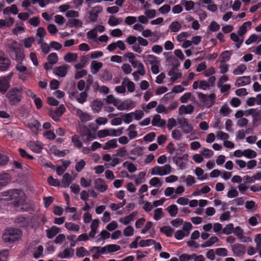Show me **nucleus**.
<instances>
[{"mask_svg": "<svg viewBox=\"0 0 261 261\" xmlns=\"http://www.w3.org/2000/svg\"><path fill=\"white\" fill-rule=\"evenodd\" d=\"M172 159L173 162L176 164L179 169L184 170L188 166L189 154L188 153H185L180 155L176 153Z\"/></svg>", "mask_w": 261, "mask_h": 261, "instance_id": "423d86ee", "label": "nucleus"}, {"mask_svg": "<svg viewBox=\"0 0 261 261\" xmlns=\"http://www.w3.org/2000/svg\"><path fill=\"white\" fill-rule=\"evenodd\" d=\"M87 93L85 91L80 93L78 91H75L71 93L70 96L71 99H74L81 104H83L87 101Z\"/></svg>", "mask_w": 261, "mask_h": 261, "instance_id": "dca6fc26", "label": "nucleus"}, {"mask_svg": "<svg viewBox=\"0 0 261 261\" xmlns=\"http://www.w3.org/2000/svg\"><path fill=\"white\" fill-rule=\"evenodd\" d=\"M110 237V233L106 230H102L100 233L97 236V239L96 240L97 243H99L102 241H104L106 239L109 238Z\"/></svg>", "mask_w": 261, "mask_h": 261, "instance_id": "4d7b16f0", "label": "nucleus"}, {"mask_svg": "<svg viewBox=\"0 0 261 261\" xmlns=\"http://www.w3.org/2000/svg\"><path fill=\"white\" fill-rule=\"evenodd\" d=\"M74 254V250L72 248H66L63 252H60L59 257L61 258H68L72 257Z\"/></svg>", "mask_w": 261, "mask_h": 261, "instance_id": "ea45409f", "label": "nucleus"}, {"mask_svg": "<svg viewBox=\"0 0 261 261\" xmlns=\"http://www.w3.org/2000/svg\"><path fill=\"white\" fill-rule=\"evenodd\" d=\"M77 58V55L75 53H68L64 57V60L68 63H71L76 60Z\"/></svg>", "mask_w": 261, "mask_h": 261, "instance_id": "680f3d73", "label": "nucleus"}, {"mask_svg": "<svg viewBox=\"0 0 261 261\" xmlns=\"http://www.w3.org/2000/svg\"><path fill=\"white\" fill-rule=\"evenodd\" d=\"M46 34V32L44 28L40 27L37 29L35 37L37 40L38 43H42Z\"/></svg>", "mask_w": 261, "mask_h": 261, "instance_id": "473e14b6", "label": "nucleus"}, {"mask_svg": "<svg viewBox=\"0 0 261 261\" xmlns=\"http://www.w3.org/2000/svg\"><path fill=\"white\" fill-rule=\"evenodd\" d=\"M118 146L117 141L116 139H113L107 142L103 146L105 150H111L117 148Z\"/></svg>", "mask_w": 261, "mask_h": 261, "instance_id": "f704fd0d", "label": "nucleus"}, {"mask_svg": "<svg viewBox=\"0 0 261 261\" xmlns=\"http://www.w3.org/2000/svg\"><path fill=\"white\" fill-rule=\"evenodd\" d=\"M68 68L66 65L57 67L54 69V73L58 76L64 77L67 74Z\"/></svg>", "mask_w": 261, "mask_h": 261, "instance_id": "393cba45", "label": "nucleus"}, {"mask_svg": "<svg viewBox=\"0 0 261 261\" xmlns=\"http://www.w3.org/2000/svg\"><path fill=\"white\" fill-rule=\"evenodd\" d=\"M194 107L192 105H181L178 109V114L182 115L185 114H191L194 111Z\"/></svg>", "mask_w": 261, "mask_h": 261, "instance_id": "5701e85b", "label": "nucleus"}, {"mask_svg": "<svg viewBox=\"0 0 261 261\" xmlns=\"http://www.w3.org/2000/svg\"><path fill=\"white\" fill-rule=\"evenodd\" d=\"M99 222V220L98 219H95L92 221L90 225L91 230L89 232V236L91 238H94L97 233Z\"/></svg>", "mask_w": 261, "mask_h": 261, "instance_id": "b1692460", "label": "nucleus"}, {"mask_svg": "<svg viewBox=\"0 0 261 261\" xmlns=\"http://www.w3.org/2000/svg\"><path fill=\"white\" fill-rule=\"evenodd\" d=\"M194 173L197 176V178L199 180H204L208 178L207 174H204V171L200 167H196L194 170Z\"/></svg>", "mask_w": 261, "mask_h": 261, "instance_id": "e433bc0d", "label": "nucleus"}, {"mask_svg": "<svg viewBox=\"0 0 261 261\" xmlns=\"http://www.w3.org/2000/svg\"><path fill=\"white\" fill-rule=\"evenodd\" d=\"M10 65V60L4 52L0 50V71L4 72L8 70Z\"/></svg>", "mask_w": 261, "mask_h": 261, "instance_id": "9b49d317", "label": "nucleus"}, {"mask_svg": "<svg viewBox=\"0 0 261 261\" xmlns=\"http://www.w3.org/2000/svg\"><path fill=\"white\" fill-rule=\"evenodd\" d=\"M122 21L121 18H116L114 16H110L108 20V24L111 27H115L120 24Z\"/></svg>", "mask_w": 261, "mask_h": 261, "instance_id": "603ef678", "label": "nucleus"}, {"mask_svg": "<svg viewBox=\"0 0 261 261\" xmlns=\"http://www.w3.org/2000/svg\"><path fill=\"white\" fill-rule=\"evenodd\" d=\"M138 41V37L133 35H129L126 39V42L128 45H133L132 50L137 53L141 54L142 52V48L139 45L136 44Z\"/></svg>", "mask_w": 261, "mask_h": 261, "instance_id": "ddd939ff", "label": "nucleus"}, {"mask_svg": "<svg viewBox=\"0 0 261 261\" xmlns=\"http://www.w3.org/2000/svg\"><path fill=\"white\" fill-rule=\"evenodd\" d=\"M135 216V215L134 213L130 214L125 217L120 218L119 221L121 223L126 225L134 220Z\"/></svg>", "mask_w": 261, "mask_h": 261, "instance_id": "c03bdc74", "label": "nucleus"}, {"mask_svg": "<svg viewBox=\"0 0 261 261\" xmlns=\"http://www.w3.org/2000/svg\"><path fill=\"white\" fill-rule=\"evenodd\" d=\"M172 172V167L170 164L164 166H155L151 169L150 173L152 175L165 176Z\"/></svg>", "mask_w": 261, "mask_h": 261, "instance_id": "39448f33", "label": "nucleus"}, {"mask_svg": "<svg viewBox=\"0 0 261 261\" xmlns=\"http://www.w3.org/2000/svg\"><path fill=\"white\" fill-rule=\"evenodd\" d=\"M123 166L126 168L130 173H133L137 171V168L133 163L129 162H125Z\"/></svg>", "mask_w": 261, "mask_h": 261, "instance_id": "774afa93", "label": "nucleus"}, {"mask_svg": "<svg viewBox=\"0 0 261 261\" xmlns=\"http://www.w3.org/2000/svg\"><path fill=\"white\" fill-rule=\"evenodd\" d=\"M102 106L103 103L99 100H93L90 105L91 109L94 113H99L101 110Z\"/></svg>", "mask_w": 261, "mask_h": 261, "instance_id": "2f4dec72", "label": "nucleus"}, {"mask_svg": "<svg viewBox=\"0 0 261 261\" xmlns=\"http://www.w3.org/2000/svg\"><path fill=\"white\" fill-rule=\"evenodd\" d=\"M83 137L84 138V142H90L96 139V135L94 133H91L90 130H88L87 133H86L85 135H83Z\"/></svg>", "mask_w": 261, "mask_h": 261, "instance_id": "0e129e2a", "label": "nucleus"}, {"mask_svg": "<svg viewBox=\"0 0 261 261\" xmlns=\"http://www.w3.org/2000/svg\"><path fill=\"white\" fill-rule=\"evenodd\" d=\"M27 146L33 152L40 153L43 149V144L39 141H30L27 143Z\"/></svg>", "mask_w": 261, "mask_h": 261, "instance_id": "aec40b11", "label": "nucleus"}, {"mask_svg": "<svg viewBox=\"0 0 261 261\" xmlns=\"http://www.w3.org/2000/svg\"><path fill=\"white\" fill-rule=\"evenodd\" d=\"M181 28V24L177 21H174L171 22L169 27V29L171 32L176 33Z\"/></svg>", "mask_w": 261, "mask_h": 261, "instance_id": "09e8293b", "label": "nucleus"}, {"mask_svg": "<svg viewBox=\"0 0 261 261\" xmlns=\"http://www.w3.org/2000/svg\"><path fill=\"white\" fill-rule=\"evenodd\" d=\"M174 230L170 226H165L160 229V231L164 233L167 237H170L172 236Z\"/></svg>", "mask_w": 261, "mask_h": 261, "instance_id": "e2e57ef3", "label": "nucleus"}, {"mask_svg": "<svg viewBox=\"0 0 261 261\" xmlns=\"http://www.w3.org/2000/svg\"><path fill=\"white\" fill-rule=\"evenodd\" d=\"M130 63L134 68H137L139 70L140 75L142 76L145 75V70L143 63L137 60L130 61Z\"/></svg>", "mask_w": 261, "mask_h": 261, "instance_id": "7c9ffc66", "label": "nucleus"}, {"mask_svg": "<svg viewBox=\"0 0 261 261\" xmlns=\"http://www.w3.org/2000/svg\"><path fill=\"white\" fill-rule=\"evenodd\" d=\"M59 232V228L56 226H52L49 229L46 230V237L48 239H52Z\"/></svg>", "mask_w": 261, "mask_h": 261, "instance_id": "58836bf2", "label": "nucleus"}, {"mask_svg": "<svg viewBox=\"0 0 261 261\" xmlns=\"http://www.w3.org/2000/svg\"><path fill=\"white\" fill-rule=\"evenodd\" d=\"M144 62L146 65H150V69L153 74H157L160 72V60L159 58L151 54L143 57Z\"/></svg>", "mask_w": 261, "mask_h": 261, "instance_id": "7ed1b4c3", "label": "nucleus"}, {"mask_svg": "<svg viewBox=\"0 0 261 261\" xmlns=\"http://www.w3.org/2000/svg\"><path fill=\"white\" fill-rule=\"evenodd\" d=\"M150 186L154 187L160 188L163 185L162 180L158 177H154L150 179L149 182Z\"/></svg>", "mask_w": 261, "mask_h": 261, "instance_id": "5fc2aeb1", "label": "nucleus"}, {"mask_svg": "<svg viewBox=\"0 0 261 261\" xmlns=\"http://www.w3.org/2000/svg\"><path fill=\"white\" fill-rule=\"evenodd\" d=\"M234 228L233 224L232 223H229L226 225L223 228L222 233L226 235L230 234L233 233Z\"/></svg>", "mask_w": 261, "mask_h": 261, "instance_id": "69168bd1", "label": "nucleus"}, {"mask_svg": "<svg viewBox=\"0 0 261 261\" xmlns=\"http://www.w3.org/2000/svg\"><path fill=\"white\" fill-rule=\"evenodd\" d=\"M122 134V131L121 129L108 128L98 130L97 133V135L99 138H103L108 136L117 137Z\"/></svg>", "mask_w": 261, "mask_h": 261, "instance_id": "9d476101", "label": "nucleus"}, {"mask_svg": "<svg viewBox=\"0 0 261 261\" xmlns=\"http://www.w3.org/2000/svg\"><path fill=\"white\" fill-rule=\"evenodd\" d=\"M43 247L41 245H39L34 248L33 255L34 258H38L42 256Z\"/></svg>", "mask_w": 261, "mask_h": 261, "instance_id": "864d4df0", "label": "nucleus"}, {"mask_svg": "<svg viewBox=\"0 0 261 261\" xmlns=\"http://www.w3.org/2000/svg\"><path fill=\"white\" fill-rule=\"evenodd\" d=\"M152 124L153 126L161 127L165 124V121L161 119L160 115H155L153 118Z\"/></svg>", "mask_w": 261, "mask_h": 261, "instance_id": "37998d69", "label": "nucleus"}, {"mask_svg": "<svg viewBox=\"0 0 261 261\" xmlns=\"http://www.w3.org/2000/svg\"><path fill=\"white\" fill-rule=\"evenodd\" d=\"M71 112L78 117L82 122H86L92 119V116L89 113L75 107L71 108Z\"/></svg>", "mask_w": 261, "mask_h": 261, "instance_id": "6e6552de", "label": "nucleus"}, {"mask_svg": "<svg viewBox=\"0 0 261 261\" xmlns=\"http://www.w3.org/2000/svg\"><path fill=\"white\" fill-rule=\"evenodd\" d=\"M168 75L170 76V80L174 82L182 76V73L176 68H172L168 72Z\"/></svg>", "mask_w": 261, "mask_h": 261, "instance_id": "bb28decb", "label": "nucleus"}, {"mask_svg": "<svg viewBox=\"0 0 261 261\" xmlns=\"http://www.w3.org/2000/svg\"><path fill=\"white\" fill-rule=\"evenodd\" d=\"M15 68L19 71L18 77L23 81H25L29 74L27 67L23 65L21 62L18 63Z\"/></svg>", "mask_w": 261, "mask_h": 261, "instance_id": "4468645a", "label": "nucleus"}, {"mask_svg": "<svg viewBox=\"0 0 261 261\" xmlns=\"http://www.w3.org/2000/svg\"><path fill=\"white\" fill-rule=\"evenodd\" d=\"M22 235L21 231L16 228H8L7 229L3 236V239L8 243H12L14 241L18 240Z\"/></svg>", "mask_w": 261, "mask_h": 261, "instance_id": "20e7f679", "label": "nucleus"}, {"mask_svg": "<svg viewBox=\"0 0 261 261\" xmlns=\"http://www.w3.org/2000/svg\"><path fill=\"white\" fill-rule=\"evenodd\" d=\"M230 38L236 43V45L238 49L240 47L241 44L243 42V38L234 33H232L230 34Z\"/></svg>", "mask_w": 261, "mask_h": 261, "instance_id": "4c0bfd02", "label": "nucleus"}, {"mask_svg": "<svg viewBox=\"0 0 261 261\" xmlns=\"http://www.w3.org/2000/svg\"><path fill=\"white\" fill-rule=\"evenodd\" d=\"M71 142L74 147L81 148L82 147L83 143L80 138L77 135H74L71 138Z\"/></svg>", "mask_w": 261, "mask_h": 261, "instance_id": "052dcab7", "label": "nucleus"}, {"mask_svg": "<svg viewBox=\"0 0 261 261\" xmlns=\"http://www.w3.org/2000/svg\"><path fill=\"white\" fill-rule=\"evenodd\" d=\"M180 126L184 134H190L191 135L194 134L193 127L192 126V124L189 123L186 119H184L181 121Z\"/></svg>", "mask_w": 261, "mask_h": 261, "instance_id": "4be33fe9", "label": "nucleus"}, {"mask_svg": "<svg viewBox=\"0 0 261 261\" xmlns=\"http://www.w3.org/2000/svg\"><path fill=\"white\" fill-rule=\"evenodd\" d=\"M72 180L73 178L69 173H65L61 181L62 187L64 188L68 187Z\"/></svg>", "mask_w": 261, "mask_h": 261, "instance_id": "72a5a7b5", "label": "nucleus"}, {"mask_svg": "<svg viewBox=\"0 0 261 261\" xmlns=\"http://www.w3.org/2000/svg\"><path fill=\"white\" fill-rule=\"evenodd\" d=\"M3 196L5 197V200H13L15 206L23 204L25 198L23 192L17 189L5 192L3 193Z\"/></svg>", "mask_w": 261, "mask_h": 261, "instance_id": "f257e3e1", "label": "nucleus"}, {"mask_svg": "<svg viewBox=\"0 0 261 261\" xmlns=\"http://www.w3.org/2000/svg\"><path fill=\"white\" fill-rule=\"evenodd\" d=\"M94 187L100 192H105L108 189V186L105 181L100 178H97L94 181Z\"/></svg>", "mask_w": 261, "mask_h": 261, "instance_id": "412c9836", "label": "nucleus"}, {"mask_svg": "<svg viewBox=\"0 0 261 261\" xmlns=\"http://www.w3.org/2000/svg\"><path fill=\"white\" fill-rule=\"evenodd\" d=\"M123 84L127 88L128 92H133L135 90V85L134 82L130 81L128 78L125 77L123 80Z\"/></svg>", "mask_w": 261, "mask_h": 261, "instance_id": "a19ab883", "label": "nucleus"}, {"mask_svg": "<svg viewBox=\"0 0 261 261\" xmlns=\"http://www.w3.org/2000/svg\"><path fill=\"white\" fill-rule=\"evenodd\" d=\"M167 211L171 217H175L178 213V207L175 204L168 206L166 208Z\"/></svg>", "mask_w": 261, "mask_h": 261, "instance_id": "13d9d810", "label": "nucleus"}, {"mask_svg": "<svg viewBox=\"0 0 261 261\" xmlns=\"http://www.w3.org/2000/svg\"><path fill=\"white\" fill-rule=\"evenodd\" d=\"M251 23L250 21H247L244 22L239 29L238 34L239 36L243 37V36L247 32V28L251 26Z\"/></svg>", "mask_w": 261, "mask_h": 261, "instance_id": "de8ad7c7", "label": "nucleus"}, {"mask_svg": "<svg viewBox=\"0 0 261 261\" xmlns=\"http://www.w3.org/2000/svg\"><path fill=\"white\" fill-rule=\"evenodd\" d=\"M231 250L235 256H242L246 252L245 246L241 244L236 243L231 246Z\"/></svg>", "mask_w": 261, "mask_h": 261, "instance_id": "a211bd4d", "label": "nucleus"}, {"mask_svg": "<svg viewBox=\"0 0 261 261\" xmlns=\"http://www.w3.org/2000/svg\"><path fill=\"white\" fill-rule=\"evenodd\" d=\"M219 242V239L217 236H212L201 245V247L202 248L211 247Z\"/></svg>", "mask_w": 261, "mask_h": 261, "instance_id": "a878e982", "label": "nucleus"}, {"mask_svg": "<svg viewBox=\"0 0 261 261\" xmlns=\"http://www.w3.org/2000/svg\"><path fill=\"white\" fill-rule=\"evenodd\" d=\"M14 53L15 54L14 60H15L18 63L21 62L24 58L22 48L21 47L18 50L14 51Z\"/></svg>", "mask_w": 261, "mask_h": 261, "instance_id": "3c124183", "label": "nucleus"}, {"mask_svg": "<svg viewBox=\"0 0 261 261\" xmlns=\"http://www.w3.org/2000/svg\"><path fill=\"white\" fill-rule=\"evenodd\" d=\"M14 23V19L12 17H9L5 19H0V29H4L12 26Z\"/></svg>", "mask_w": 261, "mask_h": 261, "instance_id": "c756f323", "label": "nucleus"}, {"mask_svg": "<svg viewBox=\"0 0 261 261\" xmlns=\"http://www.w3.org/2000/svg\"><path fill=\"white\" fill-rule=\"evenodd\" d=\"M66 110L65 107L63 105H61L55 111H50L49 115L51 118L55 121H59L60 117L65 112Z\"/></svg>", "mask_w": 261, "mask_h": 261, "instance_id": "f3484780", "label": "nucleus"}, {"mask_svg": "<svg viewBox=\"0 0 261 261\" xmlns=\"http://www.w3.org/2000/svg\"><path fill=\"white\" fill-rule=\"evenodd\" d=\"M13 72H11L6 75L0 76V93L5 94L10 87V81L13 76Z\"/></svg>", "mask_w": 261, "mask_h": 261, "instance_id": "0eeeda50", "label": "nucleus"}, {"mask_svg": "<svg viewBox=\"0 0 261 261\" xmlns=\"http://www.w3.org/2000/svg\"><path fill=\"white\" fill-rule=\"evenodd\" d=\"M135 107V102L132 99H127L118 102L117 109L119 111L131 110Z\"/></svg>", "mask_w": 261, "mask_h": 261, "instance_id": "2eb2a0df", "label": "nucleus"}, {"mask_svg": "<svg viewBox=\"0 0 261 261\" xmlns=\"http://www.w3.org/2000/svg\"><path fill=\"white\" fill-rule=\"evenodd\" d=\"M103 64L96 61H93L90 65L91 72L93 74H96L102 68Z\"/></svg>", "mask_w": 261, "mask_h": 261, "instance_id": "c9c22d12", "label": "nucleus"}, {"mask_svg": "<svg viewBox=\"0 0 261 261\" xmlns=\"http://www.w3.org/2000/svg\"><path fill=\"white\" fill-rule=\"evenodd\" d=\"M16 225L20 227H26L30 224V221L28 219L23 217H20L15 220Z\"/></svg>", "mask_w": 261, "mask_h": 261, "instance_id": "49530a36", "label": "nucleus"}, {"mask_svg": "<svg viewBox=\"0 0 261 261\" xmlns=\"http://www.w3.org/2000/svg\"><path fill=\"white\" fill-rule=\"evenodd\" d=\"M89 251L84 247H80L76 249V255L79 257H83L89 255Z\"/></svg>", "mask_w": 261, "mask_h": 261, "instance_id": "6e6d98bb", "label": "nucleus"}, {"mask_svg": "<svg viewBox=\"0 0 261 261\" xmlns=\"http://www.w3.org/2000/svg\"><path fill=\"white\" fill-rule=\"evenodd\" d=\"M64 226L68 230L74 232H79L80 229V227L79 225L73 222H66L64 224Z\"/></svg>", "mask_w": 261, "mask_h": 261, "instance_id": "79ce46f5", "label": "nucleus"}, {"mask_svg": "<svg viewBox=\"0 0 261 261\" xmlns=\"http://www.w3.org/2000/svg\"><path fill=\"white\" fill-rule=\"evenodd\" d=\"M251 82L250 76H243L239 77L237 79L235 86L237 87H242L248 85Z\"/></svg>", "mask_w": 261, "mask_h": 261, "instance_id": "cd10ccee", "label": "nucleus"}, {"mask_svg": "<svg viewBox=\"0 0 261 261\" xmlns=\"http://www.w3.org/2000/svg\"><path fill=\"white\" fill-rule=\"evenodd\" d=\"M200 153L202 155L203 159H210L214 155V152L213 150L205 148H202L200 151Z\"/></svg>", "mask_w": 261, "mask_h": 261, "instance_id": "bf43d9fd", "label": "nucleus"}, {"mask_svg": "<svg viewBox=\"0 0 261 261\" xmlns=\"http://www.w3.org/2000/svg\"><path fill=\"white\" fill-rule=\"evenodd\" d=\"M135 129L136 125L134 124L130 125L127 129L128 136L130 139H135L138 136V133Z\"/></svg>", "mask_w": 261, "mask_h": 261, "instance_id": "8fccbe9b", "label": "nucleus"}, {"mask_svg": "<svg viewBox=\"0 0 261 261\" xmlns=\"http://www.w3.org/2000/svg\"><path fill=\"white\" fill-rule=\"evenodd\" d=\"M164 216L163 210L162 208H157L154 211L153 219L155 221L161 220Z\"/></svg>", "mask_w": 261, "mask_h": 261, "instance_id": "338daca9", "label": "nucleus"}, {"mask_svg": "<svg viewBox=\"0 0 261 261\" xmlns=\"http://www.w3.org/2000/svg\"><path fill=\"white\" fill-rule=\"evenodd\" d=\"M233 233L241 242L248 243L252 241V239L250 237L245 236L244 230L239 226L234 228Z\"/></svg>", "mask_w": 261, "mask_h": 261, "instance_id": "f8f14e48", "label": "nucleus"}, {"mask_svg": "<svg viewBox=\"0 0 261 261\" xmlns=\"http://www.w3.org/2000/svg\"><path fill=\"white\" fill-rule=\"evenodd\" d=\"M198 97L203 106L207 108H210L214 105L216 98V96L214 93L207 95L202 93H199Z\"/></svg>", "mask_w": 261, "mask_h": 261, "instance_id": "1a4fd4ad", "label": "nucleus"}, {"mask_svg": "<svg viewBox=\"0 0 261 261\" xmlns=\"http://www.w3.org/2000/svg\"><path fill=\"white\" fill-rule=\"evenodd\" d=\"M261 41V36L256 34H252L249 38L246 40L245 43L247 45H250L253 43H259Z\"/></svg>", "mask_w": 261, "mask_h": 261, "instance_id": "a18cd8bd", "label": "nucleus"}, {"mask_svg": "<svg viewBox=\"0 0 261 261\" xmlns=\"http://www.w3.org/2000/svg\"><path fill=\"white\" fill-rule=\"evenodd\" d=\"M103 253L105 254H107L117 251L119 250L121 248L120 246L116 244H109L103 247Z\"/></svg>", "mask_w": 261, "mask_h": 261, "instance_id": "c85d7f7f", "label": "nucleus"}, {"mask_svg": "<svg viewBox=\"0 0 261 261\" xmlns=\"http://www.w3.org/2000/svg\"><path fill=\"white\" fill-rule=\"evenodd\" d=\"M6 97L12 105L18 103L22 98V89L20 87H12L6 94Z\"/></svg>", "mask_w": 261, "mask_h": 261, "instance_id": "f03ea898", "label": "nucleus"}, {"mask_svg": "<svg viewBox=\"0 0 261 261\" xmlns=\"http://www.w3.org/2000/svg\"><path fill=\"white\" fill-rule=\"evenodd\" d=\"M102 7L100 6H96L93 7L89 12V19L92 22L97 21L99 14L102 11Z\"/></svg>", "mask_w": 261, "mask_h": 261, "instance_id": "6ab92c4d", "label": "nucleus"}]
</instances>
